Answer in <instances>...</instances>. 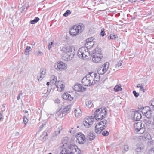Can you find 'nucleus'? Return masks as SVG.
<instances>
[{
  "label": "nucleus",
  "mask_w": 154,
  "mask_h": 154,
  "mask_svg": "<svg viewBox=\"0 0 154 154\" xmlns=\"http://www.w3.org/2000/svg\"><path fill=\"white\" fill-rule=\"evenodd\" d=\"M61 51L65 54L63 57V59L65 61H69L74 56L75 50L74 47L69 45H66L62 48Z\"/></svg>",
  "instance_id": "1"
},
{
  "label": "nucleus",
  "mask_w": 154,
  "mask_h": 154,
  "mask_svg": "<svg viewBox=\"0 0 154 154\" xmlns=\"http://www.w3.org/2000/svg\"><path fill=\"white\" fill-rule=\"evenodd\" d=\"M63 149L60 154H68L70 152H76L79 149L77 146L71 144H67L66 142L63 143Z\"/></svg>",
  "instance_id": "2"
},
{
  "label": "nucleus",
  "mask_w": 154,
  "mask_h": 154,
  "mask_svg": "<svg viewBox=\"0 0 154 154\" xmlns=\"http://www.w3.org/2000/svg\"><path fill=\"white\" fill-rule=\"evenodd\" d=\"M84 29V24L80 23L77 26L74 25L71 27L69 30V33L71 35L75 36L81 33Z\"/></svg>",
  "instance_id": "3"
},
{
  "label": "nucleus",
  "mask_w": 154,
  "mask_h": 154,
  "mask_svg": "<svg viewBox=\"0 0 154 154\" xmlns=\"http://www.w3.org/2000/svg\"><path fill=\"white\" fill-rule=\"evenodd\" d=\"M92 60L94 63H99L103 57L101 49L98 48H96L93 50L92 53Z\"/></svg>",
  "instance_id": "4"
},
{
  "label": "nucleus",
  "mask_w": 154,
  "mask_h": 154,
  "mask_svg": "<svg viewBox=\"0 0 154 154\" xmlns=\"http://www.w3.org/2000/svg\"><path fill=\"white\" fill-rule=\"evenodd\" d=\"M106 113V108H99L94 112V117L97 120L100 121L105 117Z\"/></svg>",
  "instance_id": "5"
},
{
  "label": "nucleus",
  "mask_w": 154,
  "mask_h": 154,
  "mask_svg": "<svg viewBox=\"0 0 154 154\" xmlns=\"http://www.w3.org/2000/svg\"><path fill=\"white\" fill-rule=\"evenodd\" d=\"M77 55L79 58L86 60L88 58V55H90V52L87 47H82L79 49Z\"/></svg>",
  "instance_id": "6"
},
{
  "label": "nucleus",
  "mask_w": 154,
  "mask_h": 154,
  "mask_svg": "<svg viewBox=\"0 0 154 154\" xmlns=\"http://www.w3.org/2000/svg\"><path fill=\"white\" fill-rule=\"evenodd\" d=\"M92 77H91L90 73L84 77L82 80V84L85 86H90L94 84L92 80Z\"/></svg>",
  "instance_id": "7"
},
{
  "label": "nucleus",
  "mask_w": 154,
  "mask_h": 154,
  "mask_svg": "<svg viewBox=\"0 0 154 154\" xmlns=\"http://www.w3.org/2000/svg\"><path fill=\"white\" fill-rule=\"evenodd\" d=\"M134 128L136 133L138 134H143L145 131V128L142 125L141 122H138L134 124Z\"/></svg>",
  "instance_id": "8"
},
{
  "label": "nucleus",
  "mask_w": 154,
  "mask_h": 154,
  "mask_svg": "<svg viewBox=\"0 0 154 154\" xmlns=\"http://www.w3.org/2000/svg\"><path fill=\"white\" fill-rule=\"evenodd\" d=\"M94 121V118L91 116V117H87L85 118L83 121V124L86 128L90 127L93 124Z\"/></svg>",
  "instance_id": "9"
},
{
  "label": "nucleus",
  "mask_w": 154,
  "mask_h": 154,
  "mask_svg": "<svg viewBox=\"0 0 154 154\" xmlns=\"http://www.w3.org/2000/svg\"><path fill=\"white\" fill-rule=\"evenodd\" d=\"M70 105L67 106H65V108L63 109L62 111H59V112H57V115H59V114L60 113V115H61V114L62 115L61 117H63L64 116L66 115V113L69 112L70 110Z\"/></svg>",
  "instance_id": "10"
},
{
  "label": "nucleus",
  "mask_w": 154,
  "mask_h": 154,
  "mask_svg": "<svg viewBox=\"0 0 154 154\" xmlns=\"http://www.w3.org/2000/svg\"><path fill=\"white\" fill-rule=\"evenodd\" d=\"M46 70L44 68H41L39 72L38 73L37 76V79L39 81H41L44 78L45 76Z\"/></svg>",
  "instance_id": "11"
},
{
  "label": "nucleus",
  "mask_w": 154,
  "mask_h": 154,
  "mask_svg": "<svg viewBox=\"0 0 154 154\" xmlns=\"http://www.w3.org/2000/svg\"><path fill=\"white\" fill-rule=\"evenodd\" d=\"M109 66V62H106L103 65V67H102V73L100 72V71L101 70V69H99L98 70V73L101 74H103L104 73H106Z\"/></svg>",
  "instance_id": "12"
},
{
  "label": "nucleus",
  "mask_w": 154,
  "mask_h": 154,
  "mask_svg": "<svg viewBox=\"0 0 154 154\" xmlns=\"http://www.w3.org/2000/svg\"><path fill=\"white\" fill-rule=\"evenodd\" d=\"M85 136L82 133L78 134L77 137L76 142L81 144L84 143V141L85 140Z\"/></svg>",
  "instance_id": "13"
},
{
  "label": "nucleus",
  "mask_w": 154,
  "mask_h": 154,
  "mask_svg": "<svg viewBox=\"0 0 154 154\" xmlns=\"http://www.w3.org/2000/svg\"><path fill=\"white\" fill-rule=\"evenodd\" d=\"M144 124L143 125V127L147 128L148 129H151V126L152 125L151 123V121L148 118H146L144 120Z\"/></svg>",
  "instance_id": "14"
},
{
  "label": "nucleus",
  "mask_w": 154,
  "mask_h": 154,
  "mask_svg": "<svg viewBox=\"0 0 154 154\" xmlns=\"http://www.w3.org/2000/svg\"><path fill=\"white\" fill-rule=\"evenodd\" d=\"M51 80L50 81L51 82L52 84L54 83L56 86L58 85H61L62 86V85L63 84V82L62 81H57V77L54 75H52L51 77Z\"/></svg>",
  "instance_id": "15"
},
{
  "label": "nucleus",
  "mask_w": 154,
  "mask_h": 154,
  "mask_svg": "<svg viewBox=\"0 0 154 154\" xmlns=\"http://www.w3.org/2000/svg\"><path fill=\"white\" fill-rule=\"evenodd\" d=\"M101 125L98 124V123H97V125H96L95 131L96 133L97 134L100 133L106 127V126L105 125H103V126H101Z\"/></svg>",
  "instance_id": "16"
},
{
  "label": "nucleus",
  "mask_w": 154,
  "mask_h": 154,
  "mask_svg": "<svg viewBox=\"0 0 154 154\" xmlns=\"http://www.w3.org/2000/svg\"><path fill=\"white\" fill-rule=\"evenodd\" d=\"M144 146L142 143L139 142L136 145V148L135 149V152L136 154H138L141 152L144 148Z\"/></svg>",
  "instance_id": "17"
},
{
  "label": "nucleus",
  "mask_w": 154,
  "mask_h": 154,
  "mask_svg": "<svg viewBox=\"0 0 154 154\" xmlns=\"http://www.w3.org/2000/svg\"><path fill=\"white\" fill-rule=\"evenodd\" d=\"M73 89L76 91L82 92L85 91L86 88L84 87H83L81 84H77L74 86Z\"/></svg>",
  "instance_id": "18"
},
{
  "label": "nucleus",
  "mask_w": 154,
  "mask_h": 154,
  "mask_svg": "<svg viewBox=\"0 0 154 154\" xmlns=\"http://www.w3.org/2000/svg\"><path fill=\"white\" fill-rule=\"evenodd\" d=\"M54 66L56 69L57 68L58 69L62 70L65 68L66 66L65 64L63 62H60L56 63Z\"/></svg>",
  "instance_id": "19"
},
{
  "label": "nucleus",
  "mask_w": 154,
  "mask_h": 154,
  "mask_svg": "<svg viewBox=\"0 0 154 154\" xmlns=\"http://www.w3.org/2000/svg\"><path fill=\"white\" fill-rule=\"evenodd\" d=\"M91 77H92L93 82L94 84L95 83V82L99 81L100 79V76L96 73L94 72L90 73Z\"/></svg>",
  "instance_id": "20"
},
{
  "label": "nucleus",
  "mask_w": 154,
  "mask_h": 154,
  "mask_svg": "<svg viewBox=\"0 0 154 154\" xmlns=\"http://www.w3.org/2000/svg\"><path fill=\"white\" fill-rule=\"evenodd\" d=\"M141 118L142 115L140 113L138 112L137 111L134 112L133 118L134 121H139Z\"/></svg>",
  "instance_id": "21"
},
{
  "label": "nucleus",
  "mask_w": 154,
  "mask_h": 154,
  "mask_svg": "<svg viewBox=\"0 0 154 154\" xmlns=\"http://www.w3.org/2000/svg\"><path fill=\"white\" fill-rule=\"evenodd\" d=\"M62 98L68 101H71L73 100V98L72 97L71 95L67 93L63 94L62 95Z\"/></svg>",
  "instance_id": "22"
},
{
  "label": "nucleus",
  "mask_w": 154,
  "mask_h": 154,
  "mask_svg": "<svg viewBox=\"0 0 154 154\" xmlns=\"http://www.w3.org/2000/svg\"><path fill=\"white\" fill-rule=\"evenodd\" d=\"M75 115L76 117H79L81 115V111L80 109L77 108L74 110Z\"/></svg>",
  "instance_id": "23"
},
{
  "label": "nucleus",
  "mask_w": 154,
  "mask_h": 154,
  "mask_svg": "<svg viewBox=\"0 0 154 154\" xmlns=\"http://www.w3.org/2000/svg\"><path fill=\"white\" fill-rule=\"evenodd\" d=\"M145 116L146 117V118L149 119L151 118L152 116V111L150 109V108H149V110H147V112L145 114Z\"/></svg>",
  "instance_id": "24"
},
{
  "label": "nucleus",
  "mask_w": 154,
  "mask_h": 154,
  "mask_svg": "<svg viewBox=\"0 0 154 154\" xmlns=\"http://www.w3.org/2000/svg\"><path fill=\"white\" fill-rule=\"evenodd\" d=\"M150 135L148 133H145L142 136V139L143 140H147L150 138Z\"/></svg>",
  "instance_id": "25"
},
{
  "label": "nucleus",
  "mask_w": 154,
  "mask_h": 154,
  "mask_svg": "<svg viewBox=\"0 0 154 154\" xmlns=\"http://www.w3.org/2000/svg\"><path fill=\"white\" fill-rule=\"evenodd\" d=\"M87 137H88V140L90 141L93 140L95 138V136L93 133H89L88 134Z\"/></svg>",
  "instance_id": "26"
},
{
  "label": "nucleus",
  "mask_w": 154,
  "mask_h": 154,
  "mask_svg": "<svg viewBox=\"0 0 154 154\" xmlns=\"http://www.w3.org/2000/svg\"><path fill=\"white\" fill-rule=\"evenodd\" d=\"M149 108L150 107L148 106L143 107V109H142L141 112L143 114L145 115L147 112V110H149Z\"/></svg>",
  "instance_id": "27"
},
{
  "label": "nucleus",
  "mask_w": 154,
  "mask_h": 154,
  "mask_svg": "<svg viewBox=\"0 0 154 154\" xmlns=\"http://www.w3.org/2000/svg\"><path fill=\"white\" fill-rule=\"evenodd\" d=\"M56 87L57 88V90L58 91L61 92L64 90L65 86L63 84L62 85V86L58 85L56 86Z\"/></svg>",
  "instance_id": "28"
},
{
  "label": "nucleus",
  "mask_w": 154,
  "mask_h": 154,
  "mask_svg": "<svg viewBox=\"0 0 154 154\" xmlns=\"http://www.w3.org/2000/svg\"><path fill=\"white\" fill-rule=\"evenodd\" d=\"M93 40V38L91 37V38H89L86 39V43L85 44L86 45H88V43L91 44L92 45H94V43L93 42H92V41Z\"/></svg>",
  "instance_id": "29"
},
{
  "label": "nucleus",
  "mask_w": 154,
  "mask_h": 154,
  "mask_svg": "<svg viewBox=\"0 0 154 154\" xmlns=\"http://www.w3.org/2000/svg\"><path fill=\"white\" fill-rule=\"evenodd\" d=\"M47 136V131H44L42 134L40 136V138L41 140H44V138L45 139Z\"/></svg>",
  "instance_id": "30"
},
{
  "label": "nucleus",
  "mask_w": 154,
  "mask_h": 154,
  "mask_svg": "<svg viewBox=\"0 0 154 154\" xmlns=\"http://www.w3.org/2000/svg\"><path fill=\"white\" fill-rule=\"evenodd\" d=\"M118 38L117 35L114 34V33H112L110 34V36L108 37L109 39H114Z\"/></svg>",
  "instance_id": "31"
},
{
  "label": "nucleus",
  "mask_w": 154,
  "mask_h": 154,
  "mask_svg": "<svg viewBox=\"0 0 154 154\" xmlns=\"http://www.w3.org/2000/svg\"><path fill=\"white\" fill-rule=\"evenodd\" d=\"M86 104L87 107L90 108L92 106L93 103L91 101L87 100L86 102Z\"/></svg>",
  "instance_id": "32"
},
{
  "label": "nucleus",
  "mask_w": 154,
  "mask_h": 154,
  "mask_svg": "<svg viewBox=\"0 0 154 154\" xmlns=\"http://www.w3.org/2000/svg\"><path fill=\"white\" fill-rule=\"evenodd\" d=\"M39 20V18L38 17H36L35 19L31 21L30 23L31 24H34L36 23Z\"/></svg>",
  "instance_id": "33"
},
{
  "label": "nucleus",
  "mask_w": 154,
  "mask_h": 154,
  "mask_svg": "<svg viewBox=\"0 0 154 154\" xmlns=\"http://www.w3.org/2000/svg\"><path fill=\"white\" fill-rule=\"evenodd\" d=\"M31 48L29 46H27V47H26V49H25V51L24 52V54L26 55H28L29 53V50L31 49Z\"/></svg>",
  "instance_id": "34"
},
{
  "label": "nucleus",
  "mask_w": 154,
  "mask_h": 154,
  "mask_svg": "<svg viewBox=\"0 0 154 154\" xmlns=\"http://www.w3.org/2000/svg\"><path fill=\"white\" fill-rule=\"evenodd\" d=\"M149 106H151V109L154 110V99H152L149 103Z\"/></svg>",
  "instance_id": "35"
},
{
  "label": "nucleus",
  "mask_w": 154,
  "mask_h": 154,
  "mask_svg": "<svg viewBox=\"0 0 154 154\" xmlns=\"http://www.w3.org/2000/svg\"><path fill=\"white\" fill-rule=\"evenodd\" d=\"M81 153V151L79 149H77V151L76 152H70L68 153V154H80Z\"/></svg>",
  "instance_id": "36"
},
{
  "label": "nucleus",
  "mask_w": 154,
  "mask_h": 154,
  "mask_svg": "<svg viewBox=\"0 0 154 154\" xmlns=\"http://www.w3.org/2000/svg\"><path fill=\"white\" fill-rule=\"evenodd\" d=\"M123 63V61L122 60H120L117 62V63L115 65L116 67H119Z\"/></svg>",
  "instance_id": "37"
},
{
  "label": "nucleus",
  "mask_w": 154,
  "mask_h": 154,
  "mask_svg": "<svg viewBox=\"0 0 154 154\" xmlns=\"http://www.w3.org/2000/svg\"><path fill=\"white\" fill-rule=\"evenodd\" d=\"M71 14V11L69 10H67L66 12L64 13L63 15V16L64 17H67L70 14Z\"/></svg>",
  "instance_id": "38"
},
{
  "label": "nucleus",
  "mask_w": 154,
  "mask_h": 154,
  "mask_svg": "<svg viewBox=\"0 0 154 154\" xmlns=\"http://www.w3.org/2000/svg\"><path fill=\"white\" fill-rule=\"evenodd\" d=\"M114 90L116 91H121L122 89L120 86H115L114 88Z\"/></svg>",
  "instance_id": "39"
},
{
  "label": "nucleus",
  "mask_w": 154,
  "mask_h": 154,
  "mask_svg": "<svg viewBox=\"0 0 154 154\" xmlns=\"http://www.w3.org/2000/svg\"><path fill=\"white\" fill-rule=\"evenodd\" d=\"M107 121L106 120H104L98 123V124H100L102 126H103V125L104 124L106 125L107 123Z\"/></svg>",
  "instance_id": "40"
},
{
  "label": "nucleus",
  "mask_w": 154,
  "mask_h": 154,
  "mask_svg": "<svg viewBox=\"0 0 154 154\" xmlns=\"http://www.w3.org/2000/svg\"><path fill=\"white\" fill-rule=\"evenodd\" d=\"M100 35L102 37L104 36L105 35V29L104 28H102L101 30Z\"/></svg>",
  "instance_id": "41"
},
{
  "label": "nucleus",
  "mask_w": 154,
  "mask_h": 154,
  "mask_svg": "<svg viewBox=\"0 0 154 154\" xmlns=\"http://www.w3.org/2000/svg\"><path fill=\"white\" fill-rule=\"evenodd\" d=\"M102 134L104 136H106L108 135L109 133L108 131L105 130L102 132Z\"/></svg>",
  "instance_id": "42"
},
{
  "label": "nucleus",
  "mask_w": 154,
  "mask_h": 154,
  "mask_svg": "<svg viewBox=\"0 0 154 154\" xmlns=\"http://www.w3.org/2000/svg\"><path fill=\"white\" fill-rule=\"evenodd\" d=\"M23 121L25 125H26L28 122V120L26 116H24L23 118Z\"/></svg>",
  "instance_id": "43"
},
{
  "label": "nucleus",
  "mask_w": 154,
  "mask_h": 154,
  "mask_svg": "<svg viewBox=\"0 0 154 154\" xmlns=\"http://www.w3.org/2000/svg\"><path fill=\"white\" fill-rule=\"evenodd\" d=\"M60 130L58 129V130L54 132L53 134L54 136H56L57 135L60 133Z\"/></svg>",
  "instance_id": "44"
},
{
  "label": "nucleus",
  "mask_w": 154,
  "mask_h": 154,
  "mask_svg": "<svg viewBox=\"0 0 154 154\" xmlns=\"http://www.w3.org/2000/svg\"><path fill=\"white\" fill-rule=\"evenodd\" d=\"M133 93L136 98L139 95V94L138 93L136 92L135 91H133Z\"/></svg>",
  "instance_id": "45"
},
{
  "label": "nucleus",
  "mask_w": 154,
  "mask_h": 154,
  "mask_svg": "<svg viewBox=\"0 0 154 154\" xmlns=\"http://www.w3.org/2000/svg\"><path fill=\"white\" fill-rule=\"evenodd\" d=\"M149 153V154H154V147L151 148L150 149Z\"/></svg>",
  "instance_id": "46"
},
{
  "label": "nucleus",
  "mask_w": 154,
  "mask_h": 154,
  "mask_svg": "<svg viewBox=\"0 0 154 154\" xmlns=\"http://www.w3.org/2000/svg\"><path fill=\"white\" fill-rule=\"evenodd\" d=\"M23 94V93L21 91H20V93L18 94V96L17 97V100H19L20 98V96H22Z\"/></svg>",
  "instance_id": "47"
},
{
  "label": "nucleus",
  "mask_w": 154,
  "mask_h": 154,
  "mask_svg": "<svg viewBox=\"0 0 154 154\" xmlns=\"http://www.w3.org/2000/svg\"><path fill=\"white\" fill-rule=\"evenodd\" d=\"M53 44V43L52 42H50V43L49 44L48 46V48L49 50H50L51 49V48L52 47V45Z\"/></svg>",
  "instance_id": "48"
},
{
  "label": "nucleus",
  "mask_w": 154,
  "mask_h": 154,
  "mask_svg": "<svg viewBox=\"0 0 154 154\" xmlns=\"http://www.w3.org/2000/svg\"><path fill=\"white\" fill-rule=\"evenodd\" d=\"M128 149V147L127 145H125L124 146V149L125 151H127Z\"/></svg>",
  "instance_id": "49"
},
{
  "label": "nucleus",
  "mask_w": 154,
  "mask_h": 154,
  "mask_svg": "<svg viewBox=\"0 0 154 154\" xmlns=\"http://www.w3.org/2000/svg\"><path fill=\"white\" fill-rule=\"evenodd\" d=\"M140 90L141 91H143V92H144L145 91V89H144L142 86H141Z\"/></svg>",
  "instance_id": "50"
},
{
  "label": "nucleus",
  "mask_w": 154,
  "mask_h": 154,
  "mask_svg": "<svg viewBox=\"0 0 154 154\" xmlns=\"http://www.w3.org/2000/svg\"><path fill=\"white\" fill-rule=\"evenodd\" d=\"M42 54H43L42 53L41 51H39L38 53V56H41V55H42Z\"/></svg>",
  "instance_id": "51"
},
{
  "label": "nucleus",
  "mask_w": 154,
  "mask_h": 154,
  "mask_svg": "<svg viewBox=\"0 0 154 154\" xmlns=\"http://www.w3.org/2000/svg\"><path fill=\"white\" fill-rule=\"evenodd\" d=\"M51 88H50V89H49L48 88V89L47 90V94L48 95V94L49 93L50 91H51Z\"/></svg>",
  "instance_id": "52"
},
{
  "label": "nucleus",
  "mask_w": 154,
  "mask_h": 154,
  "mask_svg": "<svg viewBox=\"0 0 154 154\" xmlns=\"http://www.w3.org/2000/svg\"><path fill=\"white\" fill-rule=\"evenodd\" d=\"M141 86H142V85L140 84H138L137 85V87L138 88L140 87V88Z\"/></svg>",
  "instance_id": "53"
},
{
  "label": "nucleus",
  "mask_w": 154,
  "mask_h": 154,
  "mask_svg": "<svg viewBox=\"0 0 154 154\" xmlns=\"http://www.w3.org/2000/svg\"><path fill=\"white\" fill-rule=\"evenodd\" d=\"M19 132H16V133H15V136H19Z\"/></svg>",
  "instance_id": "54"
},
{
  "label": "nucleus",
  "mask_w": 154,
  "mask_h": 154,
  "mask_svg": "<svg viewBox=\"0 0 154 154\" xmlns=\"http://www.w3.org/2000/svg\"><path fill=\"white\" fill-rule=\"evenodd\" d=\"M88 45H89V46H90V48H91V47H92L93 45H92L91 44H89V43H88Z\"/></svg>",
  "instance_id": "55"
},
{
  "label": "nucleus",
  "mask_w": 154,
  "mask_h": 154,
  "mask_svg": "<svg viewBox=\"0 0 154 154\" xmlns=\"http://www.w3.org/2000/svg\"><path fill=\"white\" fill-rule=\"evenodd\" d=\"M49 82H48L47 83H46V85H47V86H48L49 85Z\"/></svg>",
  "instance_id": "56"
},
{
  "label": "nucleus",
  "mask_w": 154,
  "mask_h": 154,
  "mask_svg": "<svg viewBox=\"0 0 154 154\" xmlns=\"http://www.w3.org/2000/svg\"><path fill=\"white\" fill-rule=\"evenodd\" d=\"M45 125V123L44 124H42V125L40 127V128L41 127V126L42 127H43V126Z\"/></svg>",
  "instance_id": "57"
},
{
  "label": "nucleus",
  "mask_w": 154,
  "mask_h": 154,
  "mask_svg": "<svg viewBox=\"0 0 154 154\" xmlns=\"http://www.w3.org/2000/svg\"><path fill=\"white\" fill-rule=\"evenodd\" d=\"M138 108L139 109H142V107H141V106H139L138 107Z\"/></svg>",
  "instance_id": "58"
},
{
  "label": "nucleus",
  "mask_w": 154,
  "mask_h": 154,
  "mask_svg": "<svg viewBox=\"0 0 154 154\" xmlns=\"http://www.w3.org/2000/svg\"><path fill=\"white\" fill-rule=\"evenodd\" d=\"M2 106L4 107V108H5V104H3L2 105Z\"/></svg>",
  "instance_id": "59"
},
{
  "label": "nucleus",
  "mask_w": 154,
  "mask_h": 154,
  "mask_svg": "<svg viewBox=\"0 0 154 154\" xmlns=\"http://www.w3.org/2000/svg\"><path fill=\"white\" fill-rule=\"evenodd\" d=\"M28 112V111L27 110H25V113H27Z\"/></svg>",
  "instance_id": "60"
},
{
  "label": "nucleus",
  "mask_w": 154,
  "mask_h": 154,
  "mask_svg": "<svg viewBox=\"0 0 154 154\" xmlns=\"http://www.w3.org/2000/svg\"><path fill=\"white\" fill-rule=\"evenodd\" d=\"M140 1H144L145 0H140Z\"/></svg>",
  "instance_id": "61"
},
{
  "label": "nucleus",
  "mask_w": 154,
  "mask_h": 154,
  "mask_svg": "<svg viewBox=\"0 0 154 154\" xmlns=\"http://www.w3.org/2000/svg\"><path fill=\"white\" fill-rule=\"evenodd\" d=\"M35 45V43H34V44H32V45Z\"/></svg>",
  "instance_id": "62"
},
{
  "label": "nucleus",
  "mask_w": 154,
  "mask_h": 154,
  "mask_svg": "<svg viewBox=\"0 0 154 154\" xmlns=\"http://www.w3.org/2000/svg\"><path fill=\"white\" fill-rule=\"evenodd\" d=\"M59 103H60V100H59Z\"/></svg>",
  "instance_id": "63"
}]
</instances>
